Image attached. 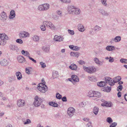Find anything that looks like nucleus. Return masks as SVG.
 I'll list each match as a JSON object with an SVG mask.
<instances>
[{
	"instance_id": "obj_39",
	"label": "nucleus",
	"mask_w": 127,
	"mask_h": 127,
	"mask_svg": "<svg viewBox=\"0 0 127 127\" xmlns=\"http://www.w3.org/2000/svg\"><path fill=\"white\" fill-rule=\"evenodd\" d=\"M31 121L29 119H27L26 121L24 122L23 123L24 124H29L31 123Z\"/></svg>"
},
{
	"instance_id": "obj_29",
	"label": "nucleus",
	"mask_w": 127,
	"mask_h": 127,
	"mask_svg": "<svg viewBox=\"0 0 127 127\" xmlns=\"http://www.w3.org/2000/svg\"><path fill=\"white\" fill-rule=\"evenodd\" d=\"M50 105L55 107H57L58 106V104L54 102H50L49 103Z\"/></svg>"
},
{
	"instance_id": "obj_42",
	"label": "nucleus",
	"mask_w": 127,
	"mask_h": 127,
	"mask_svg": "<svg viewBox=\"0 0 127 127\" xmlns=\"http://www.w3.org/2000/svg\"><path fill=\"white\" fill-rule=\"evenodd\" d=\"M16 42L19 43L21 44L23 43V41L21 39H18L16 40Z\"/></svg>"
},
{
	"instance_id": "obj_27",
	"label": "nucleus",
	"mask_w": 127,
	"mask_h": 127,
	"mask_svg": "<svg viewBox=\"0 0 127 127\" xmlns=\"http://www.w3.org/2000/svg\"><path fill=\"white\" fill-rule=\"evenodd\" d=\"M79 54L78 53H74L71 52L70 55L72 56H75L78 58L79 56Z\"/></svg>"
},
{
	"instance_id": "obj_4",
	"label": "nucleus",
	"mask_w": 127,
	"mask_h": 127,
	"mask_svg": "<svg viewBox=\"0 0 127 127\" xmlns=\"http://www.w3.org/2000/svg\"><path fill=\"white\" fill-rule=\"evenodd\" d=\"M83 68L85 71L90 73H93L96 71V68L93 67H87L84 66Z\"/></svg>"
},
{
	"instance_id": "obj_28",
	"label": "nucleus",
	"mask_w": 127,
	"mask_h": 127,
	"mask_svg": "<svg viewBox=\"0 0 127 127\" xmlns=\"http://www.w3.org/2000/svg\"><path fill=\"white\" fill-rule=\"evenodd\" d=\"M101 94L100 92L95 91V96L99 97L101 96Z\"/></svg>"
},
{
	"instance_id": "obj_61",
	"label": "nucleus",
	"mask_w": 127,
	"mask_h": 127,
	"mask_svg": "<svg viewBox=\"0 0 127 127\" xmlns=\"http://www.w3.org/2000/svg\"><path fill=\"white\" fill-rule=\"evenodd\" d=\"M124 97L125 100L127 101V93L125 95Z\"/></svg>"
},
{
	"instance_id": "obj_60",
	"label": "nucleus",
	"mask_w": 127,
	"mask_h": 127,
	"mask_svg": "<svg viewBox=\"0 0 127 127\" xmlns=\"http://www.w3.org/2000/svg\"><path fill=\"white\" fill-rule=\"evenodd\" d=\"M92 126L91 124V122H89L87 124V126Z\"/></svg>"
},
{
	"instance_id": "obj_30",
	"label": "nucleus",
	"mask_w": 127,
	"mask_h": 127,
	"mask_svg": "<svg viewBox=\"0 0 127 127\" xmlns=\"http://www.w3.org/2000/svg\"><path fill=\"white\" fill-rule=\"evenodd\" d=\"M121 40V37L119 36H117L114 39V40L116 42L120 41Z\"/></svg>"
},
{
	"instance_id": "obj_32",
	"label": "nucleus",
	"mask_w": 127,
	"mask_h": 127,
	"mask_svg": "<svg viewBox=\"0 0 127 127\" xmlns=\"http://www.w3.org/2000/svg\"><path fill=\"white\" fill-rule=\"evenodd\" d=\"M42 49L44 52H48L49 51L50 48L49 47H47L46 46H43V47Z\"/></svg>"
},
{
	"instance_id": "obj_50",
	"label": "nucleus",
	"mask_w": 127,
	"mask_h": 127,
	"mask_svg": "<svg viewBox=\"0 0 127 127\" xmlns=\"http://www.w3.org/2000/svg\"><path fill=\"white\" fill-rule=\"evenodd\" d=\"M102 3L104 5H106V0H101Z\"/></svg>"
},
{
	"instance_id": "obj_24",
	"label": "nucleus",
	"mask_w": 127,
	"mask_h": 127,
	"mask_svg": "<svg viewBox=\"0 0 127 127\" xmlns=\"http://www.w3.org/2000/svg\"><path fill=\"white\" fill-rule=\"evenodd\" d=\"M16 76L18 79L20 80L22 77V75L21 73L19 72H17L16 73Z\"/></svg>"
},
{
	"instance_id": "obj_43",
	"label": "nucleus",
	"mask_w": 127,
	"mask_h": 127,
	"mask_svg": "<svg viewBox=\"0 0 127 127\" xmlns=\"http://www.w3.org/2000/svg\"><path fill=\"white\" fill-rule=\"evenodd\" d=\"M106 104L107 107H110L111 105V103L110 102L106 101Z\"/></svg>"
},
{
	"instance_id": "obj_10",
	"label": "nucleus",
	"mask_w": 127,
	"mask_h": 127,
	"mask_svg": "<svg viewBox=\"0 0 127 127\" xmlns=\"http://www.w3.org/2000/svg\"><path fill=\"white\" fill-rule=\"evenodd\" d=\"M19 36L20 37H26L29 36V34L27 32L22 31L20 32Z\"/></svg>"
},
{
	"instance_id": "obj_23",
	"label": "nucleus",
	"mask_w": 127,
	"mask_h": 127,
	"mask_svg": "<svg viewBox=\"0 0 127 127\" xmlns=\"http://www.w3.org/2000/svg\"><path fill=\"white\" fill-rule=\"evenodd\" d=\"M88 95L90 97L95 96V91H93L92 90L90 91L89 92Z\"/></svg>"
},
{
	"instance_id": "obj_56",
	"label": "nucleus",
	"mask_w": 127,
	"mask_h": 127,
	"mask_svg": "<svg viewBox=\"0 0 127 127\" xmlns=\"http://www.w3.org/2000/svg\"><path fill=\"white\" fill-rule=\"evenodd\" d=\"M26 73L28 74H30V71L29 70L28 68H26Z\"/></svg>"
},
{
	"instance_id": "obj_20",
	"label": "nucleus",
	"mask_w": 127,
	"mask_h": 127,
	"mask_svg": "<svg viewBox=\"0 0 127 127\" xmlns=\"http://www.w3.org/2000/svg\"><path fill=\"white\" fill-rule=\"evenodd\" d=\"M121 79V78L120 76H117L114 79L113 81L114 84L115 83H116L120 81Z\"/></svg>"
},
{
	"instance_id": "obj_12",
	"label": "nucleus",
	"mask_w": 127,
	"mask_h": 127,
	"mask_svg": "<svg viewBox=\"0 0 127 127\" xmlns=\"http://www.w3.org/2000/svg\"><path fill=\"white\" fill-rule=\"evenodd\" d=\"M7 18L6 13L3 12H2L0 14V20L4 21Z\"/></svg>"
},
{
	"instance_id": "obj_40",
	"label": "nucleus",
	"mask_w": 127,
	"mask_h": 127,
	"mask_svg": "<svg viewBox=\"0 0 127 127\" xmlns=\"http://www.w3.org/2000/svg\"><path fill=\"white\" fill-rule=\"evenodd\" d=\"M40 28L41 30L43 31H44L46 30V28L44 25H41Z\"/></svg>"
},
{
	"instance_id": "obj_46",
	"label": "nucleus",
	"mask_w": 127,
	"mask_h": 127,
	"mask_svg": "<svg viewBox=\"0 0 127 127\" xmlns=\"http://www.w3.org/2000/svg\"><path fill=\"white\" fill-rule=\"evenodd\" d=\"M40 64L41 65V67L42 68H44L46 66L45 64L43 62H40Z\"/></svg>"
},
{
	"instance_id": "obj_25",
	"label": "nucleus",
	"mask_w": 127,
	"mask_h": 127,
	"mask_svg": "<svg viewBox=\"0 0 127 127\" xmlns=\"http://www.w3.org/2000/svg\"><path fill=\"white\" fill-rule=\"evenodd\" d=\"M111 87H104L103 88V91L107 92H109L111 90Z\"/></svg>"
},
{
	"instance_id": "obj_51",
	"label": "nucleus",
	"mask_w": 127,
	"mask_h": 127,
	"mask_svg": "<svg viewBox=\"0 0 127 127\" xmlns=\"http://www.w3.org/2000/svg\"><path fill=\"white\" fill-rule=\"evenodd\" d=\"M95 29L96 31H98L100 29V28L97 26H95Z\"/></svg>"
},
{
	"instance_id": "obj_58",
	"label": "nucleus",
	"mask_w": 127,
	"mask_h": 127,
	"mask_svg": "<svg viewBox=\"0 0 127 127\" xmlns=\"http://www.w3.org/2000/svg\"><path fill=\"white\" fill-rule=\"evenodd\" d=\"M41 81L42 83H42L44 85H45V81L44 80V79L43 78L41 80Z\"/></svg>"
},
{
	"instance_id": "obj_31",
	"label": "nucleus",
	"mask_w": 127,
	"mask_h": 127,
	"mask_svg": "<svg viewBox=\"0 0 127 127\" xmlns=\"http://www.w3.org/2000/svg\"><path fill=\"white\" fill-rule=\"evenodd\" d=\"M22 53L25 56L28 57L29 56V53L27 51H25L24 50H23L22 51Z\"/></svg>"
},
{
	"instance_id": "obj_49",
	"label": "nucleus",
	"mask_w": 127,
	"mask_h": 127,
	"mask_svg": "<svg viewBox=\"0 0 127 127\" xmlns=\"http://www.w3.org/2000/svg\"><path fill=\"white\" fill-rule=\"evenodd\" d=\"M114 60L113 58L111 57H109V62H112L114 61Z\"/></svg>"
},
{
	"instance_id": "obj_19",
	"label": "nucleus",
	"mask_w": 127,
	"mask_h": 127,
	"mask_svg": "<svg viewBox=\"0 0 127 127\" xmlns=\"http://www.w3.org/2000/svg\"><path fill=\"white\" fill-rule=\"evenodd\" d=\"M106 49L108 51H111L114 50L115 48L113 46H107L106 48Z\"/></svg>"
},
{
	"instance_id": "obj_33",
	"label": "nucleus",
	"mask_w": 127,
	"mask_h": 127,
	"mask_svg": "<svg viewBox=\"0 0 127 127\" xmlns=\"http://www.w3.org/2000/svg\"><path fill=\"white\" fill-rule=\"evenodd\" d=\"M97 84L98 86L101 87L104 86L105 84V82H104L101 81L99 83H98Z\"/></svg>"
},
{
	"instance_id": "obj_48",
	"label": "nucleus",
	"mask_w": 127,
	"mask_h": 127,
	"mask_svg": "<svg viewBox=\"0 0 127 127\" xmlns=\"http://www.w3.org/2000/svg\"><path fill=\"white\" fill-rule=\"evenodd\" d=\"M94 61L95 62V63L97 64L99 63V61L98 59L96 58H95L94 59Z\"/></svg>"
},
{
	"instance_id": "obj_21",
	"label": "nucleus",
	"mask_w": 127,
	"mask_h": 127,
	"mask_svg": "<svg viewBox=\"0 0 127 127\" xmlns=\"http://www.w3.org/2000/svg\"><path fill=\"white\" fill-rule=\"evenodd\" d=\"M78 29L79 31L81 32H83L85 30L83 26L81 24L78 25Z\"/></svg>"
},
{
	"instance_id": "obj_15",
	"label": "nucleus",
	"mask_w": 127,
	"mask_h": 127,
	"mask_svg": "<svg viewBox=\"0 0 127 127\" xmlns=\"http://www.w3.org/2000/svg\"><path fill=\"white\" fill-rule=\"evenodd\" d=\"M15 11L14 10H12L10 12L9 17L10 19H13L15 16Z\"/></svg>"
},
{
	"instance_id": "obj_22",
	"label": "nucleus",
	"mask_w": 127,
	"mask_h": 127,
	"mask_svg": "<svg viewBox=\"0 0 127 127\" xmlns=\"http://www.w3.org/2000/svg\"><path fill=\"white\" fill-rule=\"evenodd\" d=\"M69 68L72 70H76L77 69V66L75 64H72L69 66Z\"/></svg>"
},
{
	"instance_id": "obj_11",
	"label": "nucleus",
	"mask_w": 127,
	"mask_h": 127,
	"mask_svg": "<svg viewBox=\"0 0 127 127\" xmlns=\"http://www.w3.org/2000/svg\"><path fill=\"white\" fill-rule=\"evenodd\" d=\"M105 80L107 83H108L111 86H113L114 85L113 80L110 77H107L105 78Z\"/></svg>"
},
{
	"instance_id": "obj_38",
	"label": "nucleus",
	"mask_w": 127,
	"mask_h": 127,
	"mask_svg": "<svg viewBox=\"0 0 127 127\" xmlns=\"http://www.w3.org/2000/svg\"><path fill=\"white\" fill-rule=\"evenodd\" d=\"M107 121L109 124H111L113 122V120L110 117H108L107 119Z\"/></svg>"
},
{
	"instance_id": "obj_57",
	"label": "nucleus",
	"mask_w": 127,
	"mask_h": 127,
	"mask_svg": "<svg viewBox=\"0 0 127 127\" xmlns=\"http://www.w3.org/2000/svg\"><path fill=\"white\" fill-rule=\"evenodd\" d=\"M57 14L59 15H61L62 14V12L61 11H60V10H58L57 11Z\"/></svg>"
},
{
	"instance_id": "obj_62",
	"label": "nucleus",
	"mask_w": 127,
	"mask_h": 127,
	"mask_svg": "<svg viewBox=\"0 0 127 127\" xmlns=\"http://www.w3.org/2000/svg\"><path fill=\"white\" fill-rule=\"evenodd\" d=\"M53 75L54 77H55V78H56L58 74L56 73H53Z\"/></svg>"
},
{
	"instance_id": "obj_6",
	"label": "nucleus",
	"mask_w": 127,
	"mask_h": 127,
	"mask_svg": "<svg viewBox=\"0 0 127 127\" xmlns=\"http://www.w3.org/2000/svg\"><path fill=\"white\" fill-rule=\"evenodd\" d=\"M43 24H45L48 27L52 30H54L55 28V26L51 22L44 21L43 22Z\"/></svg>"
},
{
	"instance_id": "obj_47",
	"label": "nucleus",
	"mask_w": 127,
	"mask_h": 127,
	"mask_svg": "<svg viewBox=\"0 0 127 127\" xmlns=\"http://www.w3.org/2000/svg\"><path fill=\"white\" fill-rule=\"evenodd\" d=\"M123 88L122 86V85H120L119 86L117 90L118 91H121Z\"/></svg>"
},
{
	"instance_id": "obj_5",
	"label": "nucleus",
	"mask_w": 127,
	"mask_h": 127,
	"mask_svg": "<svg viewBox=\"0 0 127 127\" xmlns=\"http://www.w3.org/2000/svg\"><path fill=\"white\" fill-rule=\"evenodd\" d=\"M49 7V5L48 3L39 5L38 8L39 10L40 11H43L48 9Z\"/></svg>"
},
{
	"instance_id": "obj_64",
	"label": "nucleus",
	"mask_w": 127,
	"mask_h": 127,
	"mask_svg": "<svg viewBox=\"0 0 127 127\" xmlns=\"http://www.w3.org/2000/svg\"><path fill=\"white\" fill-rule=\"evenodd\" d=\"M121 92H119L118 94V97H120L121 96Z\"/></svg>"
},
{
	"instance_id": "obj_44",
	"label": "nucleus",
	"mask_w": 127,
	"mask_h": 127,
	"mask_svg": "<svg viewBox=\"0 0 127 127\" xmlns=\"http://www.w3.org/2000/svg\"><path fill=\"white\" fill-rule=\"evenodd\" d=\"M63 2H66L69 3L70 2V0H60Z\"/></svg>"
},
{
	"instance_id": "obj_9",
	"label": "nucleus",
	"mask_w": 127,
	"mask_h": 127,
	"mask_svg": "<svg viewBox=\"0 0 127 127\" xmlns=\"http://www.w3.org/2000/svg\"><path fill=\"white\" fill-rule=\"evenodd\" d=\"M17 104L19 107H22L25 104V100L22 99H19L18 100Z\"/></svg>"
},
{
	"instance_id": "obj_8",
	"label": "nucleus",
	"mask_w": 127,
	"mask_h": 127,
	"mask_svg": "<svg viewBox=\"0 0 127 127\" xmlns=\"http://www.w3.org/2000/svg\"><path fill=\"white\" fill-rule=\"evenodd\" d=\"M67 10L69 13L74 14V11L76 8L73 6H69L67 8Z\"/></svg>"
},
{
	"instance_id": "obj_54",
	"label": "nucleus",
	"mask_w": 127,
	"mask_h": 127,
	"mask_svg": "<svg viewBox=\"0 0 127 127\" xmlns=\"http://www.w3.org/2000/svg\"><path fill=\"white\" fill-rule=\"evenodd\" d=\"M29 59L33 61L34 63H36V60H34L33 58L30 57L29 56Z\"/></svg>"
},
{
	"instance_id": "obj_7",
	"label": "nucleus",
	"mask_w": 127,
	"mask_h": 127,
	"mask_svg": "<svg viewBox=\"0 0 127 127\" xmlns=\"http://www.w3.org/2000/svg\"><path fill=\"white\" fill-rule=\"evenodd\" d=\"M75 111V109L73 107H69L68 109L67 113L69 116L71 117L73 115Z\"/></svg>"
},
{
	"instance_id": "obj_37",
	"label": "nucleus",
	"mask_w": 127,
	"mask_h": 127,
	"mask_svg": "<svg viewBox=\"0 0 127 127\" xmlns=\"http://www.w3.org/2000/svg\"><path fill=\"white\" fill-rule=\"evenodd\" d=\"M120 61L122 63L127 64V59H122L120 60Z\"/></svg>"
},
{
	"instance_id": "obj_1",
	"label": "nucleus",
	"mask_w": 127,
	"mask_h": 127,
	"mask_svg": "<svg viewBox=\"0 0 127 127\" xmlns=\"http://www.w3.org/2000/svg\"><path fill=\"white\" fill-rule=\"evenodd\" d=\"M0 45H4L6 44V40L9 39V38L5 33L0 34Z\"/></svg>"
},
{
	"instance_id": "obj_59",
	"label": "nucleus",
	"mask_w": 127,
	"mask_h": 127,
	"mask_svg": "<svg viewBox=\"0 0 127 127\" xmlns=\"http://www.w3.org/2000/svg\"><path fill=\"white\" fill-rule=\"evenodd\" d=\"M83 120L84 121H85L86 122L89 121V119L87 118H84Z\"/></svg>"
},
{
	"instance_id": "obj_13",
	"label": "nucleus",
	"mask_w": 127,
	"mask_h": 127,
	"mask_svg": "<svg viewBox=\"0 0 127 127\" xmlns=\"http://www.w3.org/2000/svg\"><path fill=\"white\" fill-rule=\"evenodd\" d=\"M63 38L60 36L57 35H55L54 37V40L55 41H61L63 40Z\"/></svg>"
},
{
	"instance_id": "obj_52",
	"label": "nucleus",
	"mask_w": 127,
	"mask_h": 127,
	"mask_svg": "<svg viewBox=\"0 0 127 127\" xmlns=\"http://www.w3.org/2000/svg\"><path fill=\"white\" fill-rule=\"evenodd\" d=\"M68 32L69 33L73 35L74 34V32L73 31L68 30Z\"/></svg>"
},
{
	"instance_id": "obj_3",
	"label": "nucleus",
	"mask_w": 127,
	"mask_h": 127,
	"mask_svg": "<svg viewBox=\"0 0 127 127\" xmlns=\"http://www.w3.org/2000/svg\"><path fill=\"white\" fill-rule=\"evenodd\" d=\"M42 102V99L39 97L38 96H36L35 97V100L33 102V104L36 107L40 105Z\"/></svg>"
},
{
	"instance_id": "obj_53",
	"label": "nucleus",
	"mask_w": 127,
	"mask_h": 127,
	"mask_svg": "<svg viewBox=\"0 0 127 127\" xmlns=\"http://www.w3.org/2000/svg\"><path fill=\"white\" fill-rule=\"evenodd\" d=\"M79 64H83L85 63L84 61H83L82 60H80L78 62Z\"/></svg>"
},
{
	"instance_id": "obj_26",
	"label": "nucleus",
	"mask_w": 127,
	"mask_h": 127,
	"mask_svg": "<svg viewBox=\"0 0 127 127\" xmlns=\"http://www.w3.org/2000/svg\"><path fill=\"white\" fill-rule=\"evenodd\" d=\"M10 48L13 50H15L17 49V47L16 45H10L9 46Z\"/></svg>"
},
{
	"instance_id": "obj_2",
	"label": "nucleus",
	"mask_w": 127,
	"mask_h": 127,
	"mask_svg": "<svg viewBox=\"0 0 127 127\" xmlns=\"http://www.w3.org/2000/svg\"><path fill=\"white\" fill-rule=\"evenodd\" d=\"M37 89L38 90L43 93H44L48 90L47 86L42 83H39L38 84Z\"/></svg>"
},
{
	"instance_id": "obj_18",
	"label": "nucleus",
	"mask_w": 127,
	"mask_h": 127,
	"mask_svg": "<svg viewBox=\"0 0 127 127\" xmlns=\"http://www.w3.org/2000/svg\"><path fill=\"white\" fill-rule=\"evenodd\" d=\"M69 47L70 49L76 51H78L79 49V48L77 46H74L73 45H69Z\"/></svg>"
},
{
	"instance_id": "obj_55",
	"label": "nucleus",
	"mask_w": 127,
	"mask_h": 127,
	"mask_svg": "<svg viewBox=\"0 0 127 127\" xmlns=\"http://www.w3.org/2000/svg\"><path fill=\"white\" fill-rule=\"evenodd\" d=\"M62 100L63 101H66L67 100L66 97L65 96L63 97Z\"/></svg>"
},
{
	"instance_id": "obj_36",
	"label": "nucleus",
	"mask_w": 127,
	"mask_h": 127,
	"mask_svg": "<svg viewBox=\"0 0 127 127\" xmlns=\"http://www.w3.org/2000/svg\"><path fill=\"white\" fill-rule=\"evenodd\" d=\"M74 14H79L80 12V10L78 8H76V10L74 11Z\"/></svg>"
},
{
	"instance_id": "obj_45",
	"label": "nucleus",
	"mask_w": 127,
	"mask_h": 127,
	"mask_svg": "<svg viewBox=\"0 0 127 127\" xmlns=\"http://www.w3.org/2000/svg\"><path fill=\"white\" fill-rule=\"evenodd\" d=\"M117 125V123H116L114 122L110 125V127H115Z\"/></svg>"
},
{
	"instance_id": "obj_63",
	"label": "nucleus",
	"mask_w": 127,
	"mask_h": 127,
	"mask_svg": "<svg viewBox=\"0 0 127 127\" xmlns=\"http://www.w3.org/2000/svg\"><path fill=\"white\" fill-rule=\"evenodd\" d=\"M106 102H105L104 103L101 104V105L102 106H106Z\"/></svg>"
},
{
	"instance_id": "obj_14",
	"label": "nucleus",
	"mask_w": 127,
	"mask_h": 127,
	"mask_svg": "<svg viewBox=\"0 0 127 127\" xmlns=\"http://www.w3.org/2000/svg\"><path fill=\"white\" fill-rule=\"evenodd\" d=\"M9 62L6 59H4L2 60L0 63L1 64L2 66H5L8 65Z\"/></svg>"
},
{
	"instance_id": "obj_16",
	"label": "nucleus",
	"mask_w": 127,
	"mask_h": 127,
	"mask_svg": "<svg viewBox=\"0 0 127 127\" xmlns=\"http://www.w3.org/2000/svg\"><path fill=\"white\" fill-rule=\"evenodd\" d=\"M71 78H72V81H74L75 82H78L79 81V78L76 75H72Z\"/></svg>"
},
{
	"instance_id": "obj_41",
	"label": "nucleus",
	"mask_w": 127,
	"mask_h": 127,
	"mask_svg": "<svg viewBox=\"0 0 127 127\" xmlns=\"http://www.w3.org/2000/svg\"><path fill=\"white\" fill-rule=\"evenodd\" d=\"M56 97L57 98L60 99L62 98V95H60L59 94L57 93L56 94Z\"/></svg>"
},
{
	"instance_id": "obj_17",
	"label": "nucleus",
	"mask_w": 127,
	"mask_h": 127,
	"mask_svg": "<svg viewBox=\"0 0 127 127\" xmlns=\"http://www.w3.org/2000/svg\"><path fill=\"white\" fill-rule=\"evenodd\" d=\"M17 59L19 62L20 63H23L24 61V58L21 56H19L18 57Z\"/></svg>"
},
{
	"instance_id": "obj_35",
	"label": "nucleus",
	"mask_w": 127,
	"mask_h": 127,
	"mask_svg": "<svg viewBox=\"0 0 127 127\" xmlns=\"http://www.w3.org/2000/svg\"><path fill=\"white\" fill-rule=\"evenodd\" d=\"M99 109L97 107H95L93 110V112L95 115H96L98 112Z\"/></svg>"
},
{
	"instance_id": "obj_34",
	"label": "nucleus",
	"mask_w": 127,
	"mask_h": 127,
	"mask_svg": "<svg viewBox=\"0 0 127 127\" xmlns=\"http://www.w3.org/2000/svg\"><path fill=\"white\" fill-rule=\"evenodd\" d=\"M32 38L34 41H38L39 40V38L38 36L37 35H35L32 37Z\"/></svg>"
}]
</instances>
